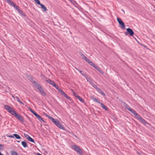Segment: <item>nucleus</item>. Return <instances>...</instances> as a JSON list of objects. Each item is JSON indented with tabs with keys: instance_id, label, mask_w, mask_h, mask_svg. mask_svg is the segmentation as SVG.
Here are the masks:
<instances>
[{
	"instance_id": "26",
	"label": "nucleus",
	"mask_w": 155,
	"mask_h": 155,
	"mask_svg": "<svg viewBox=\"0 0 155 155\" xmlns=\"http://www.w3.org/2000/svg\"><path fill=\"white\" fill-rule=\"evenodd\" d=\"M13 136L17 139H20L21 138V137L17 134H14Z\"/></svg>"
},
{
	"instance_id": "2",
	"label": "nucleus",
	"mask_w": 155,
	"mask_h": 155,
	"mask_svg": "<svg viewBox=\"0 0 155 155\" xmlns=\"http://www.w3.org/2000/svg\"><path fill=\"white\" fill-rule=\"evenodd\" d=\"M117 20L119 24L121 25L120 28L122 29H125V25L124 22L122 21L121 19L120 18L117 17Z\"/></svg>"
},
{
	"instance_id": "17",
	"label": "nucleus",
	"mask_w": 155,
	"mask_h": 155,
	"mask_svg": "<svg viewBox=\"0 0 155 155\" xmlns=\"http://www.w3.org/2000/svg\"><path fill=\"white\" fill-rule=\"evenodd\" d=\"M39 91L41 92V95H43L44 96H46V93L43 88L41 89V90Z\"/></svg>"
},
{
	"instance_id": "37",
	"label": "nucleus",
	"mask_w": 155,
	"mask_h": 155,
	"mask_svg": "<svg viewBox=\"0 0 155 155\" xmlns=\"http://www.w3.org/2000/svg\"><path fill=\"white\" fill-rule=\"evenodd\" d=\"M35 1L39 5H41V3L39 2V0H35Z\"/></svg>"
},
{
	"instance_id": "64",
	"label": "nucleus",
	"mask_w": 155,
	"mask_h": 155,
	"mask_svg": "<svg viewBox=\"0 0 155 155\" xmlns=\"http://www.w3.org/2000/svg\"><path fill=\"white\" fill-rule=\"evenodd\" d=\"M35 0H34V1H35Z\"/></svg>"
},
{
	"instance_id": "15",
	"label": "nucleus",
	"mask_w": 155,
	"mask_h": 155,
	"mask_svg": "<svg viewBox=\"0 0 155 155\" xmlns=\"http://www.w3.org/2000/svg\"><path fill=\"white\" fill-rule=\"evenodd\" d=\"M40 5L41 6V8L43 9L44 11L45 12L48 10L46 7L44 5L41 4Z\"/></svg>"
},
{
	"instance_id": "49",
	"label": "nucleus",
	"mask_w": 155,
	"mask_h": 155,
	"mask_svg": "<svg viewBox=\"0 0 155 155\" xmlns=\"http://www.w3.org/2000/svg\"><path fill=\"white\" fill-rule=\"evenodd\" d=\"M92 66L94 68H95L96 66H97V65H95V64H94V63H93V64H92Z\"/></svg>"
},
{
	"instance_id": "36",
	"label": "nucleus",
	"mask_w": 155,
	"mask_h": 155,
	"mask_svg": "<svg viewBox=\"0 0 155 155\" xmlns=\"http://www.w3.org/2000/svg\"><path fill=\"white\" fill-rule=\"evenodd\" d=\"M4 145L0 144V150H3Z\"/></svg>"
},
{
	"instance_id": "3",
	"label": "nucleus",
	"mask_w": 155,
	"mask_h": 155,
	"mask_svg": "<svg viewBox=\"0 0 155 155\" xmlns=\"http://www.w3.org/2000/svg\"><path fill=\"white\" fill-rule=\"evenodd\" d=\"M57 89L60 92L62 95H64V96L67 99L69 100L71 99V98L69 97H68L67 95L59 87Z\"/></svg>"
},
{
	"instance_id": "4",
	"label": "nucleus",
	"mask_w": 155,
	"mask_h": 155,
	"mask_svg": "<svg viewBox=\"0 0 155 155\" xmlns=\"http://www.w3.org/2000/svg\"><path fill=\"white\" fill-rule=\"evenodd\" d=\"M15 117L21 122H24V120L23 118L18 113L17 114H16Z\"/></svg>"
},
{
	"instance_id": "7",
	"label": "nucleus",
	"mask_w": 155,
	"mask_h": 155,
	"mask_svg": "<svg viewBox=\"0 0 155 155\" xmlns=\"http://www.w3.org/2000/svg\"><path fill=\"white\" fill-rule=\"evenodd\" d=\"M5 109L8 111L9 113L10 111L13 110V108L8 105H4Z\"/></svg>"
},
{
	"instance_id": "16",
	"label": "nucleus",
	"mask_w": 155,
	"mask_h": 155,
	"mask_svg": "<svg viewBox=\"0 0 155 155\" xmlns=\"http://www.w3.org/2000/svg\"><path fill=\"white\" fill-rule=\"evenodd\" d=\"M97 90L98 92L100 93L102 95L104 96H105V94L100 88H98V89H97Z\"/></svg>"
},
{
	"instance_id": "41",
	"label": "nucleus",
	"mask_w": 155,
	"mask_h": 155,
	"mask_svg": "<svg viewBox=\"0 0 155 155\" xmlns=\"http://www.w3.org/2000/svg\"><path fill=\"white\" fill-rule=\"evenodd\" d=\"M29 110L30 111H31V112L33 114L35 112V111H34L31 108H30Z\"/></svg>"
},
{
	"instance_id": "48",
	"label": "nucleus",
	"mask_w": 155,
	"mask_h": 155,
	"mask_svg": "<svg viewBox=\"0 0 155 155\" xmlns=\"http://www.w3.org/2000/svg\"><path fill=\"white\" fill-rule=\"evenodd\" d=\"M92 66L94 68H95L96 66H97V65H95V64H94V63H93V64H92Z\"/></svg>"
},
{
	"instance_id": "59",
	"label": "nucleus",
	"mask_w": 155,
	"mask_h": 155,
	"mask_svg": "<svg viewBox=\"0 0 155 155\" xmlns=\"http://www.w3.org/2000/svg\"><path fill=\"white\" fill-rule=\"evenodd\" d=\"M71 90L72 91V92L73 93V92H74V91H73V89H71Z\"/></svg>"
},
{
	"instance_id": "35",
	"label": "nucleus",
	"mask_w": 155,
	"mask_h": 155,
	"mask_svg": "<svg viewBox=\"0 0 155 155\" xmlns=\"http://www.w3.org/2000/svg\"><path fill=\"white\" fill-rule=\"evenodd\" d=\"M73 94L74 95V96L75 97H77V98H78V97L79 96L78 95V94L76 92H73Z\"/></svg>"
},
{
	"instance_id": "50",
	"label": "nucleus",
	"mask_w": 155,
	"mask_h": 155,
	"mask_svg": "<svg viewBox=\"0 0 155 155\" xmlns=\"http://www.w3.org/2000/svg\"><path fill=\"white\" fill-rule=\"evenodd\" d=\"M128 34V33H127V32H125V35H127Z\"/></svg>"
},
{
	"instance_id": "38",
	"label": "nucleus",
	"mask_w": 155,
	"mask_h": 155,
	"mask_svg": "<svg viewBox=\"0 0 155 155\" xmlns=\"http://www.w3.org/2000/svg\"><path fill=\"white\" fill-rule=\"evenodd\" d=\"M48 118L49 119H50L52 121L54 119L52 117L50 116H49L48 117Z\"/></svg>"
},
{
	"instance_id": "51",
	"label": "nucleus",
	"mask_w": 155,
	"mask_h": 155,
	"mask_svg": "<svg viewBox=\"0 0 155 155\" xmlns=\"http://www.w3.org/2000/svg\"><path fill=\"white\" fill-rule=\"evenodd\" d=\"M45 116H46V117H48H48L49 116V115H47V114H45Z\"/></svg>"
},
{
	"instance_id": "21",
	"label": "nucleus",
	"mask_w": 155,
	"mask_h": 155,
	"mask_svg": "<svg viewBox=\"0 0 155 155\" xmlns=\"http://www.w3.org/2000/svg\"><path fill=\"white\" fill-rule=\"evenodd\" d=\"M134 116H135V117L139 120H140L142 118L140 115L137 114V113H136L134 115Z\"/></svg>"
},
{
	"instance_id": "57",
	"label": "nucleus",
	"mask_w": 155,
	"mask_h": 155,
	"mask_svg": "<svg viewBox=\"0 0 155 155\" xmlns=\"http://www.w3.org/2000/svg\"><path fill=\"white\" fill-rule=\"evenodd\" d=\"M0 155H4L3 154L1 153L0 152Z\"/></svg>"
},
{
	"instance_id": "14",
	"label": "nucleus",
	"mask_w": 155,
	"mask_h": 155,
	"mask_svg": "<svg viewBox=\"0 0 155 155\" xmlns=\"http://www.w3.org/2000/svg\"><path fill=\"white\" fill-rule=\"evenodd\" d=\"M9 113L11 114L12 115L14 116L15 117V116L16 114H17L18 113L16 112L13 109V110L10 111Z\"/></svg>"
},
{
	"instance_id": "5",
	"label": "nucleus",
	"mask_w": 155,
	"mask_h": 155,
	"mask_svg": "<svg viewBox=\"0 0 155 155\" xmlns=\"http://www.w3.org/2000/svg\"><path fill=\"white\" fill-rule=\"evenodd\" d=\"M24 136L28 141L35 143L34 140L28 135L25 134Z\"/></svg>"
},
{
	"instance_id": "47",
	"label": "nucleus",
	"mask_w": 155,
	"mask_h": 155,
	"mask_svg": "<svg viewBox=\"0 0 155 155\" xmlns=\"http://www.w3.org/2000/svg\"><path fill=\"white\" fill-rule=\"evenodd\" d=\"M92 66L94 68H95L96 66H97V65H95V64H94V63H93V64H92Z\"/></svg>"
},
{
	"instance_id": "13",
	"label": "nucleus",
	"mask_w": 155,
	"mask_h": 155,
	"mask_svg": "<svg viewBox=\"0 0 155 155\" xmlns=\"http://www.w3.org/2000/svg\"><path fill=\"white\" fill-rule=\"evenodd\" d=\"M36 117H37L38 118V119L40 121H42L45 123H46V122L45 120H43V119L42 118V117L39 114Z\"/></svg>"
},
{
	"instance_id": "19",
	"label": "nucleus",
	"mask_w": 155,
	"mask_h": 155,
	"mask_svg": "<svg viewBox=\"0 0 155 155\" xmlns=\"http://www.w3.org/2000/svg\"><path fill=\"white\" fill-rule=\"evenodd\" d=\"M101 105V107L105 110H108L107 108L102 103L100 102V103Z\"/></svg>"
},
{
	"instance_id": "30",
	"label": "nucleus",
	"mask_w": 155,
	"mask_h": 155,
	"mask_svg": "<svg viewBox=\"0 0 155 155\" xmlns=\"http://www.w3.org/2000/svg\"><path fill=\"white\" fill-rule=\"evenodd\" d=\"M11 155H18L17 152L14 151H11Z\"/></svg>"
},
{
	"instance_id": "58",
	"label": "nucleus",
	"mask_w": 155,
	"mask_h": 155,
	"mask_svg": "<svg viewBox=\"0 0 155 155\" xmlns=\"http://www.w3.org/2000/svg\"><path fill=\"white\" fill-rule=\"evenodd\" d=\"M137 153L138 154H139V155H140V153H139V152H137Z\"/></svg>"
},
{
	"instance_id": "22",
	"label": "nucleus",
	"mask_w": 155,
	"mask_h": 155,
	"mask_svg": "<svg viewBox=\"0 0 155 155\" xmlns=\"http://www.w3.org/2000/svg\"><path fill=\"white\" fill-rule=\"evenodd\" d=\"M130 111L131 113H132L133 114L135 115L137 113L135 111L134 109H132L131 108L129 110Z\"/></svg>"
},
{
	"instance_id": "61",
	"label": "nucleus",
	"mask_w": 155,
	"mask_h": 155,
	"mask_svg": "<svg viewBox=\"0 0 155 155\" xmlns=\"http://www.w3.org/2000/svg\"><path fill=\"white\" fill-rule=\"evenodd\" d=\"M122 11L124 13V12L123 10L122 9Z\"/></svg>"
},
{
	"instance_id": "12",
	"label": "nucleus",
	"mask_w": 155,
	"mask_h": 155,
	"mask_svg": "<svg viewBox=\"0 0 155 155\" xmlns=\"http://www.w3.org/2000/svg\"><path fill=\"white\" fill-rule=\"evenodd\" d=\"M81 56L82 57L83 59H84L86 62H88L89 61V60L83 54H81Z\"/></svg>"
},
{
	"instance_id": "44",
	"label": "nucleus",
	"mask_w": 155,
	"mask_h": 155,
	"mask_svg": "<svg viewBox=\"0 0 155 155\" xmlns=\"http://www.w3.org/2000/svg\"><path fill=\"white\" fill-rule=\"evenodd\" d=\"M8 137L11 138H14V136H13V135L10 134L9 136H8Z\"/></svg>"
},
{
	"instance_id": "29",
	"label": "nucleus",
	"mask_w": 155,
	"mask_h": 155,
	"mask_svg": "<svg viewBox=\"0 0 155 155\" xmlns=\"http://www.w3.org/2000/svg\"><path fill=\"white\" fill-rule=\"evenodd\" d=\"M15 99L17 100V101L18 102L20 103L21 104H24L19 99V98L18 97H17V96L15 97Z\"/></svg>"
},
{
	"instance_id": "6",
	"label": "nucleus",
	"mask_w": 155,
	"mask_h": 155,
	"mask_svg": "<svg viewBox=\"0 0 155 155\" xmlns=\"http://www.w3.org/2000/svg\"><path fill=\"white\" fill-rule=\"evenodd\" d=\"M126 30L130 36H133L134 35V32L131 29L128 28L126 29Z\"/></svg>"
},
{
	"instance_id": "53",
	"label": "nucleus",
	"mask_w": 155,
	"mask_h": 155,
	"mask_svg": "<svg viewBox=\"0 0 155 155\" xmlns=\"http://www.w3.org/2000/svg\"><path fill=\"white\" fill-rule=\"evenodd\" d=\"M98 68H99L97 66H96V67L95 68L96 69H97Z\"/></svg>"
},
{
	"instance_id": "54",
	"label": "nucleus",
	"mask_w": 155,
	"mask_h": 155,
	"mask_svg": "<svg viewBox=\"0 0 155 155\" xmlns=\"http://www.w3.org/2000/svg\"><path fill=\"white\" fill-rule=\"evenodd\" d=\"M31 81H33V78L32 77L31 78Z\"/></svg>"
},
{
	"instance_id": "32",
	"label": "nucleus",
	"mask_w": 155,
	"mask_h": 155,
	"mask_svg": "<svg viewBox=\"0 0 155 155\" xmlns=\"http://www.w3.org/2000/svg\"><path fill=\"white\" fill-rule=\"evenodd\" d=\"M78 98L82 102H84V99L80 96H79L78 97Z\"/></svg>"
},
{
	"instance_id": "43",
	"label": "nucleus",
	"mask_w": 155,
	"mask_h": 155,
	"mask_svg": "<svg viewBox=\"0 0 155 155\" xmlns=\"http://www.w3.org/2000/svg\"><path fill=\"white\" fill-rule=\"evenodd\" d=\"M54 87L57 89L59 87L58 86L56 85V84H55V85H54Z\"/></svg>"
},
{
	"instance_id": "56",
	"label": "nucleus",
	"mask_w": 155,
	"mask_h": 155,
	"mask_svg": "<svg viewBox=\"0 0 155 155\" xmlns=\"http://www.w3.org/2000/svg\"><path fill=\"white\" fill-rule=\"evenodd\" d=\"M37 155H42L39 153H38Z\"/></svg>"
},
{
	"instance_id": "55",
	"label": "nucleus",
	"mask_w": 155,
	"mask_h": 155,
	"mask_svg": "<svg viewBox=\"0 0 155 155\" xmlns=\"http://www.w3.org/2000/svg\"><path fill=\"white\" fill-rule=\"evenodd\" d=\"M12 97L14 99H15V97L14 95H12Z\"/></svg>"
},
{
	"instance_id": "34",
	"label": "nucleus",
	"mask_w": 155,
	"mask_h": 155,
	"mask_svg": "<svg viewBox=\"0 0 155 155\" xmlns=\"http://www.w3.org/2000/svg\"><path fill=\"white\" fill-rule=\"evenodd\" d=\"M92 86L94 87V88H95L97 90V89L99 88H98L97 85L94 84H92Z\"/></svg>"
},
{
	"instance_id": "52",
	"label": "nucleus",
	"mask_w": 155,
	"mask_h": 155,
	"mask_svg": "<svg viewBox=\"0 0 155 155\" xmlns=\"http://www.w3.org/2000/svg\"><path fill=\"white\" fill-rule=\"evenodd\" d=\"M42 88L41 86L38 90L39 91Z\"/></svg>"
},
{
	"instance_id": "10",
	"label": "nucleus",
	"mask_w": 155,
	"mask_h": 155,
	"mask_svg": "<svg viewBox=\"0 0 155 155\" xmlns=\"http://www.w3.org/2000/svg\"><path fill=\"white\" fill-rule=\"evenodd\" d=\"M31 82L33 84H35V86L38 89L41 86L40 84H38L35 81H31Z\"/></svg>"
},
{
	"instance_id": "24",
	"label": "nucleus",
	"mask_w": 155,
	"mask_h": 155,
	"mask_svg": "<svg viewBox=\"0 0 155 155\" xmlns=\"http://www.w3.org/2000/svg\"><path fill=\"white\" fill-rule=\"evenodd\" d=\"M18 11V12L21 14V16L25 17V14L22 11L19 9Z\"/></svg>"
},
{
	"instance_id": "8",
	"label": "nucleus",
	"mask_w": 155,
	"mask_h": 155,
	"mask_svg": "<svg viewBox=\"0 0 155 155\" xmlns=\"http://www.w3.org/2000/svg\"><path fill=\"white\" fill-rule=\"evenodd\" d=\"M46 81L48 83H49L50 84L52 85L53 86H54V85H55V82L53 81H51V80H50L49 79H48L46 80Z\"/></svg>"
},
{
	"instance_id": "11",
	"label": "nucleus",
	"mask_w": 155,
	"mask_h": 155,
	"mask_svg": "<svg viewBox=\"0 0 155 155\" xmlns=\"http://www.w3.org/2000/svg\"><path fill=\"white\" fill-rule=\"evenodd\" d=\"M140 120L141 123L145 125H146V124H149L148 122L146 121L142 118Z\"/></svg>"
},
{
	"instance_id": "62",
	"label": "nucleus",
	"mask_w": 155,
	"mask_h": 155,
	"mask_svg": "<svg viewBox=\"0 0 155 155\" xmlns=\"http://www.w3.org/2000/svg\"><path fill=\"white\" fill-rule=\"evenodd\" d=\"M17 142H19H19H20V141H17Z\"/></svg>"
},
{
	"instance_id": "25",
	"label": "nucleus",
	"mask_w": 155,
	"mask_h": 155,
	"mask_svg": "<svg viewBox=\"0 0 155 155\" xmlns=\"http://www.w3.org/2000/svg\"><path fill=\"white\" fill-rule=\"evenodd\" d=\"M14 8L18 11L19 9V7L15 3H14L12 5Z\"/></svg>"
},
{
	"instance_id": "27",
	"label": "nucleus",
	"mask_w": 155,
	"mask_h": 155,
	"mask_svg": "<svg viewBox=\"0 0 155 155\" xmlns=\"http://www.w3.org/2000/svg\"><path fill=\"white\" fill-rule=\"evenodd\" d=\"M92 99L93 100V101H95L96 102H97V103H98L99 104H100V102L99 101H98L97 99L96 98H95L94 97H92Z\"/></svg>"
},
{
	"instance_id": "31",
	"label": "nucleus",
	"mask_w": 155,
	"mask_h": 155,
	"mask_svg": "<svg viewBox=\"0 0 155 155\" xmlns=\"http://www.w3.org/2000/svg\"><path fill=\"white\" fill-rule=\"evenodd\" d=\"M82 75L84 77L87 79V81H88V78H89V77H88L87 75L85 74H82Z\"/></svg>"
},
{
	"instance_id": "45",
	"label": "nucleus",
	"mask_w": 155,
	"mask_h": 155,
	"mask_svg": "<svg viewBox=\"0 0 155 155\" xmlns=\"http://www.w3.org/2000/svg\"><path fill=\"white\" fill-rule=\"evenodd\" d=\"M36 117L38 115V114L35 112L33 114Z\"/></svg>"
},
{
	"instance_id": "1",
	"label": "nucleus",
	"mask_w": 155,
	"mask_h": 155,
	"mask_svg": "<svg viewBox=\"0 0 155 155\" xmlns=\"http://www.w3.org/2000/svg\"><path fill=\"white\" fill-rule=\"evenodd\" d=\"M73 149L74 150L78 153L80 155H83V152L82 150L77 145H74L72 146Z\"/></svg>"
},
{
	"instance_id": "18",
	"label": "nucleus",
	"mask_w": 155,
	"mask_h": 155,
	"mask_svg": "<svg viewBox=\"0 0 155 155\" xmlns=\"http://www.w3.org/2000/svg\"><path fill=\"white\" fill-rule=\"evenodd\" d=\"M21 144L24 148L28 147V145L25 141H22L21 142Z\"/></svg>"
},
{
	"instance_id": "9",
	"label": "nucleus",
	"mask_w": 155,
	"mask_h": 155,
	"mask_svg": "<svg viewBox=\"0 0 155 155\" xmlns=\"http://www.w3.org/2000/svg\"><path fill=\"white\" fill-rule=\"evenodd\" d=\"M56 126L61 129L63 130H64V127L63 126V125L60 123L59 122L58 123V124Z\"/></svg>"
},
{
	"instance_id": "39",
	"label": "nucleus",
	"mask_w": 155,
	"mask_h": 155,
	"mask_svg": "<svg viewBox=\"0 0 155 155\" xmlns=\"http://www.w3.org/2000/svg\"><path fill=\"white\" fill-rule=\"evenodd\" d=\"M69 1L74 5H75L76 3V2L73 0H72V1Z\"/></svg>"
},
{
	"instance_id": "33",
	"label": "nucleus",
	"mask_w": 155,
	"mask_h": 155,
	"mask_svg": "<svg viewBox=\"0 0 155 155\" xmlns=\"http://www.w3.org/2000/svg\"><path fill=\"white\" fill-rule=\"evenodd\" d=\"M97 70H98L100 72L101 74H104V72H103L101 69L100 68H98L97 69Z\"/></svg>"
},
{
	"instance_id": "20",
	"label": "nucleus",
	"mask_w": 155,
	"mask_h": 155,
	"mask_svg": "<svg viewBox=\"0 0 155 155\" xmlns=\"http://www.w3.org/2000/svg\"><path fill=\"white\" fill-rule=\"evenodd\" d=\"M123 105L125 108L127 109L128 110H129L131 108L127 104H126L125 103H124L123 104Z\"/></svg>"
},
{
	"instance_id": "28",
	"label": "nucleus",
	"mask_w": 155,
	"mask_h": 155,
	"mask_svg": "<svg viewBox=\"0 0 155 155\" xmlns=\"http://www.w3.org/2000/svg\"><path fill=\"white\" fill-rule=\"evenodd\" d=\"M7 2L10 5H11L12 6L14 3L12 0H6Z\"/></svg>"
},
{
	"instance_id": "23",
	"label": "nucleus",
	"mask_w": 155,
	"mask_h": 155,
	"mask_svg": "<svg viewBox=\"0 0 155 155\" xmlns=\"http://www.w3.org/2000/svg\"><path fill=\"white\" fill-rule=\"evenodd\" d=\"M59 121L58 120H57V119H54V120H53L52 122L54 124H55L56 126L58 124V123L59 122Z\"/></svg>"
},
{
	"instance_id": "42",
	"label": "nucleus",
	"mask_w": 155,
	"mask_h": 155,
	"mask_svg": "<svg viewBox=\"0 0 155 155\" xmlns=\"http://www.w3.org/2000/svg\"><path fill=\"white\" fill-rule=\"evenodd\" d=\"M54 87L57 89L59 87L58 86L56 85V84H55V85H54Z\"/></svg>"
},
{
	"instance_id": "60",
	"label": "nucleus",
	"mask_w": 155,
	"mask_h": 155,
	"mask_svg": "<svg viewBox=\"0 0 155 155\" xmlns=\"http://www.w3.org/2000/svg\"><path fill=\"white\" fill-rule=\"evenodd\" d=\"M88 81H89V80H90V78H88Z\"/></svg>"
},
{
	"instance_id": "63",
	"label": "nucleus",
	"mask_w": 155,
	"mask_h": 155,
	"mask_svg": "<svg viewBox=\"0 0 155 155\" xmlns=\"http://www.w3.org/2000/svg\"><path fill=\"white\" fill-rule=\"evenodd\" d=\"M69 1H72V0H68Z\"/></svg>"
},
{
	"instance_id": "40",
	"label": "nucleus",
	"mask_w": 155,
	"mask_h": 155,
	"mask_svg": "<svg viewBox=\"0 0 155 155\" xmlns=\"http://www.w3.org/2000/svg\"><path fill=\"white\" fill-rule=\"evenodd\" d=\"M88 63L89 64H90V65H91V66L92 65V64H93V63L91 61L89 60V61H88Z\"/></svg>"
},
{
	"instance_id": "46",
	"label": "nucleus",
	"mask_w": 155,
	"mask_h": 155,
	"mask_svg": "<svg viewBox=\"0 0 155 155\" xmlns=\"http://www.w3.org/2000/svg\"><path fill=\"white\" fill-rule=\"evenodd\" d=\"M75 68L78 71H79L80 73H81V74H83V73H82V71H80L79 70H78L77 68Z\"/></svg>"
}]
</instances>
